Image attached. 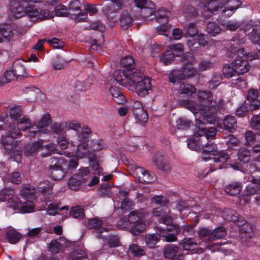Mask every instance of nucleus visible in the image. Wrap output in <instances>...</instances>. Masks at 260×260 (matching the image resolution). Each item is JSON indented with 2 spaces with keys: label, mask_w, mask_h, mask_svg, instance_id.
Instances as JSON below:
<instances>
[{
  "label": "nucleus",
  "mask_w": 260,
  "mask_h": 260,
  "mask_svg": "<svg viewBox=\"0 0 260 260\" xmlns=\"http://www.w3.org/2000/svg\"><path fill=\"white\" fill-rule=\"evenodd\" d=\"M30 120L26 117H23L18 120L17 128L19 131H24L28 128V127H30Z\"/></svg>",
  "instance_id": "nucleus-53"
},
{
  "label": "nucleus",
  "mask_w": 260,
  "mask_h": 260,
  "mask_svg": "<svg viewBox=\"0 0 260 260\" xmlns=\"http://www.w3.org/2000/svg\"><path fill=\"white\" fill-rule=\"evenodd\" d=\"M222 216L225 220L234 222L236 225L239 220V218L243 217L239 215L236 211L230 208H225L222 212Z\"/></svg>",
  "instance_id": "nucleus-27"
},
{
  "label": "nucleus",
  "mask_w": 260,
  "mask_h": 260,
  "mask_svg": "<svg viewBox=\"0 0 260 260\" xmlns=\"http://www.w3.org/2000/svg\"><path fill=\"white\" fill-rule=\"evenodd\" d=\"M159 235L157 232L155 234H149L146 236L145 241L148 247L150 248L155 247L156 244L160 240Z\"/></svg>",
  "instance_id": "nucleus-42"
},
{
  "label": "nucleus",
  "mask_w": 260,
  "mask_h": 260,
  "mask_svg": "<svg viewBox=\"0 0 260 260\" xmlns=\"http://www.w3.org/2000/svg\"><path fill=\"white\" fill-rule=\"evenodd\" d=\"M175 57L174 53L168 50L161 55L159 60L165 65H169L173 62Z\"/></svg>",
  "instance_id": "nucleus-46"
},
{
  "label": "nucleus",
  "mask_w": 260,
  "mask_h": 260,
  "mask_svg": "<svg viewBox=\"0 0 260 260\" xmlns=\"http://www.w3.org/2000/svg\"><path fill=\"white\" fill-rule=\"evenodd\" d=\"M188 57L186 61L183 57V61L185 64L182 67V70H175L169 75V81L172 83H175L177 80H182L186 78H191L197 74V69L192 66L195 63V59L191 54L187 55Z\"/></svg>",
  "instance_id": "nucleus-5"
},
{
  "label": "nucleus",
  "mask_w": 260,
  "mask_h": 260,
  "mask_svg": "<svg viewBox=\"0 0 260 260\" xmlns=\"http://www.w3.org/2000/svg\"><path fill=\"white\" fill-rule=\"evenodd\" d=\"M238 221L237 225L241 227L240 231V238L242 242H246L249 239H250L253 235V229L252 226L249 224L244 217H240Z\"/></svg>",
  "instance_id": "nucleus-17"
},
{
  "label": "nucleus",
  "mask_w": 260,
  "mask_h": 260,
  "mask_svg": "<svg viewBox=\"0 0 260 260\" xmlns=\"http://www.w3.org/2000/svg\"><path fill=\"white\" fill-rule=\"evenodd\" d=\"M143 216L144 214L141 212L137 211H132L129 213L127 218L131 225L143 221Z\"/></svg>",
  "instance_id": "nucleus-43"
},
{
  "label": "nucleus",
  "mask_w": 260,
  "mask_h": 260,
  "mask_svg": "<svg viewBox=\"0 0 260 260\" xmlns=\"http://www.w3.org/2000/svg\"><path fill=\"white\" fill-rule=\"evenodd\" d=\"M53 184L49 181H44L39 183L37 186V190L39 192L43 194L52 193Z\"/></svg>",
  "instance_id": "nucleus-37"
},
{
  "label": "nucleus",
  "mask_w": 260,
  "mask_h": 260,
  "mask_svg": "<svg viewBox=\"0 0 260 260\" xmlns=\"http://www.w3.org/2000/svg\"><path fill=\"white\" fill-rule=\"evenodd\" d=\"M84 181V178H80L79 176L74 175L69 179L68 185L70 189L75 190L79 188L82 183H83Z\"/></svg>",
  "instance_id": "nucleus-38"
},
{
  "label": "nucleus",
  "mask_w": 260,
  "mask_h": 260,
  "mask_svg": "<svg viewBox=\"0 0 260 260\" xmlns=\"http://www.w3.org/2000/svg\"><path fill=\"white\" fill-rule=\"evenodd\" d=\"M232 64L234 66L235 71L237 75H242L248 72L250 66L248 62L244 59L239 58L232 61Z\"/></svg>",
  "instance_id": "nucleus-25"
},
{
  "label": "nucleus",
  "mask_w": 260,
  "mask_h": 260,
  "mask_svg": "<svg viewBox=\"0 0 260 260\" xmlns=\"http://www.w3.org/2000/svg\"><path fill=\"white\" fill-rule=\"evenodd\" d=\"M237 156L238 159L243 164H246L250 160L251 152L249 150L246 148L241 149L238 151Z\"/></svg>",
  "instance_id": "nucleus-47"
},
{
  "label": "nucleus",
  "mask_w": 260,
  "mask_h": 260,
  "mask_svg": "<svg viewBox=\"0 0 260 260\" xmlns=\"http://www.w3.org/2000/svg\"><path fill=\"white\" fill-rule=\"evenodd\" d=\"M245 138L246 140L245 145L251 146L256 141V134H254L252 131H248L245 134Z\"/></svg>",
  "instance_id": "nucleus-55"
},
{
  "label": "nucleus",
  "mask_w": 260,
  "mask_h": 260,
  "mask_svg": "<svg viewBox=\"0 0 260 260\" xmlns=\"http://www.w3.org/2000/svg\"><path fill=\"white\" fill-rule=\"evenodd\" d=\"M171 15V13L167 11L165 8H160L156 15V20L157 22L161 23L156 27V30L159 35L167 36L170 32L172 26L168 24L169 17Z\"/></svg>",
  "instance_id": "nucleus-12"
},
{
  "label": "nucleus",
  "mask_w": 260,
  "mask_h": 260,
  "mask_svg": "<svg viewBox=\"0 0 260 260\" xmlns=\"http://www.w3.org/2000/svg\"><path fill=\"white\" fill-rule=\"evenodd\" d=\"M151 202L155 204L160 205V207H165L168 204V201L164 196H154L152 198Z\"/></svg>",
  "instance_id": "nucleus-59"
},
{
  "label": "nucleus",
  "mask_w": 260,
  "mask_h": 260,
  "mask_svg": "<svg viewBox=\"0 0 260 260\" xmlns=\"http://www.w3.org/2000/svg\"><path fill=\"white\" fill-rule=\"evenodd\" d=\"M251 184L248 185L245 189V192L247 196H253L260 192V177H251Z\"/></svg>",
  "instance_id": "nucleus-24"
},
{
  "label": "nucleus",
  "mask_w": 260,
  "mask_h": 260,
  "mask_svg": "<svg viewBox=\"0 0 260 260\" xmlns=\"http://www.w3.org/2000/svg\"><path fill=\"white\" fill-rule=\"evenodd\" d=\"M137 173L139 174L140 181L143 183H149L156 180L154 174L149 172L144 168L138 167L136 168Z\"/></svg>",
  "instance_id": "nucleus-26"
},
{
  "label": "nucleus",
  "mask_w": 260,
  "mask_h": 260,
  "mask_svg": "<svg viewBox=\"0 0 260 260\" xmlns=\"http://www.w3.org/2000/svg\"><path fill=\"white\" fill-rule=\"evenodd\" d=\"M212 156V160L214 163V164H212V172L223 168L224 163L230 158L226 152H217L213 149Z\"/></svg>",
  "instance_id": "nucleus-20"
},
{
  "label": "nucleus",
  "mask_w": 260,
  "mask_h": 260,
  "mask_svg": "<svg viewBox=\"0 0 260 260\" xmlns=\"http://www.w3.org/2000/svg\"><path fill=\"white\" fill-rule=\"evenodd\" d=\"M10 116L11 118L14 121H18L21 116V111L19 107H13L10 109Z\"/></svg>",
  "instance_id": "nucleus-64"
},
{
  "label": "nucleus",
  "mask_w": 260,
  "mask_h": 260,
  "mask_svg": "<svg viewBox=\"0 0 260 260\" xmlns=\"http://www.w3.org/2000/svg\"><path fill=\"white\" fill-rule=\"evenodd\" d=\"M6 238L11 244H16L21 238V234L14 230H10L7 231Z\"/></svg>",
  "instance_id": "nucleus-40"
},
{
  "label": "nucleus",
  "mask_w": 260,
  "mask_h": 260,
  "mask_svg": "<svg viewBox=\"0 0 260 260\" xmlns=\"http://www.w3.org/2000/svg\"><path fill=\"white\" fill-rule=\"evenodd\" d=\"M91 133L90 128L88 126H84L81 130L80 133H78L77 135L79 141H84L86 143L89 141V138Z\"/></svg>",
  "instance_id": "nucleus-50"
},
{
  "label": "nucleus",
  "mask_w": 260,
  "mask_h": 260,
  "mask_svg": "<svg viewBox=\"0 0 260 260\" xmlns=\"http://www.w3.org/2000/svg\"><path fill=\"white\" fill-rule=\"evenodd\" d=\"M27 4L26 6L21 5L18 0H10L9 8L12 16L15 18H19L25 15L29 18L36 17L39 14V11L35 6L31 4L40 3L43 0H21Z\"/></svg>",
  "instance_id": "nucleus-4"
},
{
  "label": "nucleus",
  "mask_w": 260,
  "mask_h": 260,
  "mask_svg": "<svg viewBox=\"0 0 260 260\" xmlns=\"http://www.w3.org/2000/svg\"><path fill=\"white\" fill-rule=\"evenodd\" d=\"M198 98L200 103L199 106L195 105L196 102L192 101H187L189 105L190 110L193 112H197L200 110L204 120L208 123H211V93L210 91H199Z\"/></svg>",
  "instance_id": "nucleus-3"
},
{
  "label": "nucleus",
  "mask_w": 260,
  "mask_h": 260,
  "mask_svg": "<svg viewBox=\"0 0 260 260\" xmlns=\"http://www.w3.org/2000/svg\"><path fill=\"white\" fill-rule=\"evenodd\" d=\"M210 127H209L208 131L204 128H200L198 132L194 134L195 136H200L199 143H198L193 139L187 140V147L191 150H194L202 152V159L207 161L211 159V150L209 147L208 149L206 148L211 145V132L210 131Z\"/></svg>",
  "instance_id": "nucleus-2"
},
{
  "label": "nucleus",
  "mask_w": 260,
  "mask_h": 260,
  "mask_svg": "<svg viewBox=\"0 0 260 260\" xmlns=\"http://www.w3.org/2000/svg\"><path fill=\"white\" fill-rule=\"evenodd\" d=\"M133 20L127 12H123L120 19V24L122 28L126 29L133 24Z\"/></svg>",
  "instance_id": "nucleus-39"
},
{
  "label": "nucleus",
  "mask_w": 260,
  "mask_h": 260,
  "mask_svg": "<svg viewBox=\"0 0 260 260\" xmlns=\"http://www.w3.org/2000/svg\"><path fill=\"white\" fill-rule=\"evenodd\" d=\"M35 204L32 200H27L21 205V211L23 213H30L34 211Z\"/></svg>",
  "instance_id": "nucleus-56"
},
{
  "label": "nucleus",
  "mask_w": 260,
  "mask_h": 260,
  "mask_svg": "<svg viewBox=\"0 0 260 260\" xmlns=\"http://www.w3.org/2000/svg\"><path fill=\"white\" fill-rule=\"evenodd\" d=\"M226 235V230L223 227H218L212 231V240L224 238Z\"/></svg>",
  "instance_id": "nucleus-54"
},
{
  "label": "nucleus",
  "mask_w": 260,
  "mask_h": 260,
  "mask_svg": "<svg viewBox=\"0 0 260 260\" xmlns=\"http://www.w3.org/2000/svg\"><path fill=\"white\" fill-rule=\"evenodd\" d=\"M184 250L193 251L197 249V243L194 238H185L179 242Z\"/></svg>",
  "instance_id": "nucleus-33"
},
{
  "label": "nucleus",
  "mask_w": 260,
  "mask_h": 260,
  "mask_svg": "<svg viewBox=\"0 0 260 260\" xmlns=\"http://www.w3.org/2000/svg\"><path fill=\"white\" fill-rule=\"evenodd\" d=\"M225 108V103L223 100H212V139H214V135L216 132L221 131L225 128L231 133L234 132L237 127V120L235 117L233 116H227L224 118L223 121L222 118L217 116L213 115L214 113L219 112L220 110L224 109Z\"/></svg>",
  "instance_id": "nucleus-1"
},
{
  "label": "nucleus",
  "mask_w": 260,
  "mask_h": 260,
  "mask_svg": "<svg viewBox=\"0 0 260 260\" xmlns=\"http://www.w3.org/2000/svg\"><path fill=\"white\" fill-rule=\"evenodd\" d=\"M19 133L17 129L8 130L7 134L6 136H3L1 142L6 150H11L13 148L14 140L18 136Z\"/></svg>",
  "instance_id": "nucleus-22"
},
{
  "label": "nucleus",
  "mask_w": 260,
  "mask_h": 260,
  "mask_svg": "<svg viewBox=\"0 0 260 260\" xmlns=\"http://www.w3.org/2000/svg\"><path fill=\"white\" fill-rule=\"evenodd\" d=\"M146 224L144 221L134 224L130 229V232L134 235H138L145 230Z\"/></svg>",
  "instance_id": "nucleus-45"
},
{
  "label": "nucleus",
  "mask_w": 260,
  "mask_h": 260,
  "mask_svg": "<svg viewBox=\"0 0 260 260\" xmlns=\"http://www.w3.org/2000/svg\"><path fill=\"white\" fill-rule=\"evenodd\" d=\"M51 122V116L49 114L46 113L43 115L38 124L36 125V128L42 130L44 134L50 135V131L46 129L45 127L47 126Z\"/></svg>",
  "instance_id": "nucleus-30"
},
{
  "label": "nucleus",
  "mask_w": 260,
  "mask_h": 260,
  "mask_svg": "<svg viewBox=\"0 0 260 260\" xmlns=\"http://www.w3.org/2000/svg\"><path fill=\"white\" fill-rule=\"evenodd\" d=\"M137 7L142 9L141 15L144 18L153 16L155 13V7L154 4L148 0H135Z\"/></svg>",
  "instance_id": "nucleus-16"
},
{
  "label": "nucleus",
  "mask_w": 260,
  "mask_h": 260,
  "mask_svg": "<svg viewBox=\"0 0 260 260\" xmlns=\"http://www.w3.org/2000/svg\"><path fill=\"white\" fill-rule=\"evenodd\" d=\"M176 123L178 129H186L189 127L190 121L184 118L181 117L176 120Z\"/></svg>",
  "instance_id": "nucleus-63"
},
{
  "label": "nucleus",
  "mask_w": 260,
  "mask_h": 260,
  "mask_svg": "<svg viewBox=\"0 0 260 260\" xmlns=\"http://www.w3.org/2000/svg\"><path fill=\"white\" fill-rule=\"evenodd\" d=\"M89 153L88 146L87 143L84 141H80L78 144L76 151V156L79 158L82 159L86 157Z\"/></svg>",
  "instance_id": "nucleus-34"
},
{
  "label": "nucleus",
  "mask_w": 260,
  "mask_h": 260,
  "mask_svg": "<svg viewBox=\"0 0 260 260\" xmlns=\"http://www.w3.org/2000/svg\"><path fill=\"white\" fill-rule=\"evenodd\" d=\"M70 213L75 218H82L85 216L84 209L80 206L73 207Z\"/></svg>",
  "instance_id": "nucleus-51"
},
{
  "label": "nucleus",
  "mask_w": 260,
  "mask_h": 260,
  "mask_svg": "<svg viewBox=\"0 0 260 260\" xmlns=\"http://www.w3.org/2000/svg\"><path fill=\"white\" fill-rule=\"evenodd\" d=\"M227 2L231 3L232 5L223 9L224 4L222 0H212V14L221 12L222 17H230L242 4L241 0H229Z\"/></svg>",
  "instance_id": "nucleus-8"
},
{
  "label": "nucleus",
  "mask_w": 260,
  "mask_h": 260,
  "mask_svg": "<svg viewBox=\"0 0 260 260\" xmlns=\"http://www.w3.org/2000/svg\"><path fill=\"white\" fill-rule=\"evenodd\" d=\"M66 210L67 211L69 210V207L67 206H62L60 208L59 205L56 204H50L47 207V213L49 215H55L58 213L59 211Z\"/></svg>",
  "instance_id": "nucleus-49"
},
{
  "label": "nucleus",
  "mask_w": 260,
  "mask_h": 260,
  "mask_svg": "<svg viewBox=\"0 0 260 260\" xmlns=\"http://www.w3.org/2000/svg\"><path fill=\"white\" fill-rule=\"evenodd\" d=\"M140 76L137 79H134V85L135 86V90L138 95L144 97L148 93V91L151 89V84L149 78L145 77L144 74L140 72Z\"/></svg>",
  "instance_id": "nucleus-13"
},
{
  "label": "nucleus",
  "mask_w": 260,
  "mask_h": 260,
  "mask_svg": "<svg viewBox=\"0 0 260 260\" xmlns=\"http://www.w3.org/2000/svg\"><path fill=\"white\" fill-rule=\"evenodd\" d=\"M129 251L134 255L138 257L141 256L145 254L144 250L139 247L136 244H132L129 245Z\"/></svg>",
  "instance_id": "nucleus-60"
},
{
  "label": "nucleus",
  "mask_w": 260,
  "mask_h": 260,
  "mask_svg": "<svg viewBox=\"0 0 260 260\" xmlns=\"http://www.w3.org/2000/svg\"><path fill=\"white\" fill-rule=\"evenodd\" d=\"M24 69L21 66H17L14 64L12 67V70L6 71L4 76L1 79L0 86L9 83L15 77H18L23 73Z\"/></svg>",
  "instance_id": "nucleus-18"
},
{
  "label": "nucleus",
  "mask_w": 260,
  "mask_h": 260,
  "mask_svg": "<svg viewBox=\"0 0 260 260\" xmlns=\"http://www.w3.org/2000/svg\"><path fill=\"white\" fill-rule=\"evenodd\" d=\"M64 127L65 124L63 123H54L51 126V132L58 137L63 136L65 134Z\"/></svg>",
  "instance_id": "nucleus-48"
},
{
  "label": "nucleus",
  "mask_w": 260,
  "mask_h": 260,
  "mask_svg": "<svg viewBox=\"0 0 260 260\" xmlns=\"http://www.w3.org/2000/svg\"><path fill=\"white\" fill-rule=\"evenodd\" d=\"M85 252L81 249H76L73 251L69 256V260H78L84 258L85 257Z\"/></svg>",
  "instance_id": "nucleus-62"
},
{
  "label": "nucleus",
  "mask_w": 260,
  "mask_h": 260,
  "mask_svg": "<svg viewBox=\"0 0 260 260\" xmlns=\"http://www.w3.org/2000/svg\"><path fill=\"white\" fill-rule=\"evenodd\" d=\"M17 26L13 24H0V30L3 38L5 39L8 41H14L17 36Z\"/></svg>",
  "instance_id": "nucleus-19"
},
{
  "label": "nucleus",
  "mask_w": 260,
  "mask_h": 260,
  "mask_svg": "<svg viewBox=\"0 0 260 260\" xmlns=\"http://www.w3.org/2000/svg\"><path fill=\"white\" fill-rule=\"evenodd\" d=\"M112 5H106L103 8L102 11L108 19L113 22L117 20L119 11L123 6V0H111Z\"/></svg>",
  "instance_id": "nucleus-14"
},
{
  "label": "nucleus",
  "mask_w": 260,
  "mask_h": 260,
  "mask_svg": "<svg viewBox=\"0 0 260 260\" xmlns=\"http://www.w3.org/2000/svg\"><path fill=\"white\" fill-rule=\"evenodd\" d=\"M155 231L162 238L163 241L173 242L177 240L176 236L181 232L180 227L177 224H173L170 227H164L160 225L155 226Z\"/></svg>",
  "instance_id": "nucleus-10"
},
{
  "label": "nucleus",
  "mask_w": 260,
  "mask_h": 260,
  "mask_svg": "<svg viewBox=\"0 0 260 260\" xmlns=\"http://www.w3.org/2000/svg\"><path fill=\"white\" fill-rule=\"evenodd\" d=\"M260 101V96L258 90L255 88H250L248 90L246 96V104L249 106L250 111L255 110L257 103Z\"/></svg>",
  "instance_id": "nucleus-21"
},
{
  "label": "nucleus",
  "mask_w": 260,
  "mask_h": 260,
  "mask_svg": "<svg viewBox=\"0 0 260 260\" xmlns=\"http://www.w3.org/2000/svg\"><path fill=\"white\" fill-rule=\"evenodd\" d=\"M50 162L52 164L48 168V173L51 179L59 181L62 179L66 175V172L61 166L64 162V159L62 157H51Z\"/></svg>",
  "instance_id": "nucleus-11"
},
{
  "label": "nucleus",
  "mask_w": 260,
  "mask_h": 260,
  "mask_svg": "<svg viewBox=\"0 0 260 260\" xmlns=\"http://www.w3.org/2000/svg\"><path fill=\"white\" fill-rule=\"evenodd\" d=\"M223 74L226 78H231L236 74L235 71L234 66L226 64L223 68Z\"/></svg>",
  "instance_id": "nucleus-57"
},
{
  "label": "nucleus",
  "mask_w": 260,
  "mask_h": 260,
  "mask_svg": "<svg viewBox=\"0 0 260 260\" xmlns=\"http://www.w3.org/2000/svg\"><path fill=\"white\" fill-rule=\"evenodd\" d=\"M155 231L162 238L163 241L173 242L177 240L176 236L181 232L180 227L177 224H173L170 227H164L160 225L155 226Z\"/></svg>",
  "instance_id": "nucleus-9"
},
{
  "label": "nucleus",
  "mask_w": 260,
  "mask_h": 260,
  "mask_svg": "<svg viewBox=\"0 0 260 260\" xmlns=\"http://www.w3.org/2000/svg\"><path fill=\"white\" fill-rule=\"evenodd\" d=\"M39 141H35L31 145L28 144L25 147V154L27 156L36 155L40 150V156L46 157L50 156L52 153H55L56 151V145L55 144L49 143L45 146H43V140L39 139Z\"/></svg>",
  "instance_id": "nucleus-6"
},
{
  "label": "nucleus",
  "mask_w": 260,
  "mask_h": 260,
  "mask_svg": "<svg viewBox=\"0 0 260 260\" xmlns=\"http://www.w3.org/2000/svg\"><path fill=\"white\" fill-rule=\"evenodd\" d=\"M109 92L115 103L118 104H123L126 102V98L120 90L119 88L116 86H112L109 89Z\"/></svg>",
  "instance_id": "nucleus-29"
},
{
  "label": "nucleus",
  "mask_w": 260,
  "mask_h": 260,
  "mask_svg": "<svg viewBox=\"0 0 260 260\" xmlns=\"http://www.w3.org/2000/svg\"><path fill=\"white\" fill-rule=\"evenodd\" d=\"M61 249V244L56 240H52L49 244L48 250L54 254L59 252Z\"/></svg>",
  "instance_id": "nucleus-58"
},
{
  "label": "nucleus",
  "mask_w": 260,
  "mask_h": 260,
  "mask_svg": "<svg viewBox=\"0 0 260 260\" xmlns=\"http://www.w3.org/2000/svg\"><path fill=\"white\" fill-rule=\"evenodd\" d=\"M178 247L172 244L167 245L164 248V254L166 258H172L176 255Z\"/></svg>",
  "instance_id": "nucleus-36"
},
{
  "label": "nucleus",
  "mask_w": 260,
  "mask_h": 260,
  "mask_svg": "<svg viewBox=\"0 0 260 260\" xmlns=\"http://www.w3.org/2000/svg\"><path fill=\"white\" fill-rule=\"evenodd\" d=\"M198 233L199 238L203 242L209 243L206 246V248L211 249V245L210 242L211 240V230L207 228H201L199 230Z\"/></svg>",
  "instance_id": "nucleus-32"
},
{
  "label": "nucleus",
  "mask_w": 260,
  "mask_h": 260,
  "mask_svg": "<svg viewBox=\"0 0 260 260\" xmlns=\"http://www.w3.org/2000/svg\"><path fill=\"white\" fill-rule=\"evenodd\" d=\"M104 221L97 217L91 218L88 220V226L89 229L93 230L95 232L100 235L105 231V229L102 227Z\"/></svg>",
  "instance_id": "nucleus-28"
},
{
  "label": "nucleus",
  "mask_w": 260,
  "mask_h": 260,
  "mask_svg": "<svg viewBox=\"0 0 260 260\" xmlns=\"http://www.w3.org/2000/svg\"><path fill=\"white\" fill-rule=\"evenodd\" d=\"M153 163L158 169L164 172H168L170 170V166L168 159L160 153H156L153 159Z\"/></svg>",
  "instance_id": "nucleus-23"
},
{
  "label": "nucleus",
  "mask_w": 260,
  "mask_h": 260,
  "mask_svg": "<svg viewBox=\"0 0 260 260\" xmlns=\"http://www.w3.org/2000/svg\"><path fill=\"white\" fill-rule=\"evenodd\" d=\"M170 51L174 53L175 56H181L184 52L183 45L180 43L173 45L171 46Z\"/></svg>",
  "instance_id": "nucleus-61"
},
{
  "label": "nucleus",
  "mask_w": 260,
  "mask_h": 260,
  "mask_svg": "<svg viewBox=\"0 0 260 260\" xmlns=\"http://www.w3.org/2000/svg\"><path fill=\"white\" fill-rule=\"evenodd\" d=\"M140 71L135 70H118L113 73L115 80L120 85L125 87H132L134 85V81L136 80L138 76H140Z\"/></svg>",
  "instance_id": "nucleus-7"
},
{
  "label": "nucleus",
  "mask_w": 260,
  "mask_h": 260,
  "mask_svg": "<svg viewBox=\"0 0 260 260\" xmlns=\"http://www.w3.org/2000/svg\"><path fill=\"white\" fill-rule=\"evenodd\" d=\"M242 189V183L240 182H232L224 187L225 192L232 196L239 194Z\"/></svg>",
  "instance_id": "nucleus-31"
},
{
  "label": "nucleus",
  "mask_w": 260,
  "mask_h": 260,
  "mask_svg": "<svg viewBox=\"0 0 260 260\" xmlns=\"http://www.w3.org/2000/svg\"><path fill=\"white\" fill-rule=\"evenodd\" d=\"M64 155L68 157H71L69 161L68 169L69 170H75L78 166V158L76 156H72L70 152H65Z\"/></svg>",
  "instance_id": "nucleus-52"
},
{
  "label": "nucleus",
  "mask_w": 260,
  "mask_h": 260,
  "mask_svg": "<svg viewBox=\"0 0 260 260\" xmlns=\"http://www.w3.org/2000/svg\"><path fill=\"white\" fill-rule=\"evenodd\" d=\"M13 194L14 190L11 188H4L0 192V199L2 202L7 201V206L16 211L19 207L20 202L19 199Z\"/></svg>",
  "instance_id": "nucleus-15"
},
{
  "label": "nucleus",
  "mask_w": 260,
  "mask_h": 260,
  "mask_svg": "<svg viewBox=\"0 0 260 260\" xmlns=\"http://www.w3.org/2000/svg\"><path fill=\"white\" fill-rule=\"evenodd\" d=\"M179 92L181 94L189 96L196 93V88L194 86L190 84H182L180 86Z\"/></svg>",
  "instance_id": "nucleus-41"
},
{
  "label": "nucleus",
  "mask_w": 260,
  "mask_h": 260,
  "mask_svg": "<svg viewBox=\"0 0 260 260\" xmlns=\"http://www.w3.org/2000/svg\"><path fill=\"white\" fill-rule=\"evenodd\" d=\"M135 118L142 122H146L148 120V114L144 108L132 111Z\"/></svg>",
  "instance_id": "nucleus-44"
},
{
  "label": "nucleus",
  "mask_w": 260,
  "mask_h": 260,
  "mask_svg": "<svg viewBox=\"0 0 260 260\" xmlns=\"http://www.w3.org/2000/svg\"><path fill=\"white\" fill-rule=\"evenodd\" d=\"M36 189L32 186L27 185L20 191V194L24 199L34 200L36 198Z\"/></svg>",
  "instance_id": "nucleus-35"
}]
</instances>
